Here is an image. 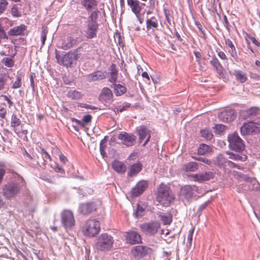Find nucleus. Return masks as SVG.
Returning a JSON list of instances; mask_svg holds the SVG:
<instances>
[{
  "mask_svg": "<svg viewBox=\"0 0 260 260\" xmlns=\"http://www.w3.org/2000/svg\"><path fill=\"white\" fill-rule=\"evenodd\" d=\"M148 183L146 181L139 182L136 186L131 190V196L133 198L137 197L142 194L148 187Z\"/></svg>",
  "mask_w": 260,
  "mask_h": 260,
  "instance_id": "18",
  "label": "nucleus"
},
{
  "mask_svg": "<svg viewBox=\"0 0 260 260\" xmlns=\"http://www.w3.org/2000/svg\"><path fill=\"white\" fill-rule=\"evenodd\" d=\"M200 133L201 134V136L208 141L211 140L213 137L212 131L208 128L201 130Z\"/></svg>",
  "mask_w": 260,
  "mask_h": 260,
  "instance_id": "41",
  "label": "nucleus"
},
{
  "mask_svg": "<svg viewBox=\"0 0 260 260\" xmlns=\"http://www.w3.org/2000/svg\"><path fill=\"white\" fill-rule=\"evenodd\" d=\"M113 237L107 234L100 235L95 240L94 247L101 251H107L111 250L114 243Z\"/></svg>",
  "mask_w": 260,
  "mask_h": 260,
  "instance_id": "4",
  "label": "nucleus"
},
{
  "mask_svg": "<svg viewBox=\"0 0 260 260\" xmlns=\"http://www.w3.org/2000/svg\"><path fill=\"white\" fill-rule=\"evenodd\" d=\"M226 154L229 155V158L230 159H234V160H241L242 158V157L241 156H240V155L234 154L233 152L228 151V152H226Z\"/></svg>",
  "mask_w": 260,
  "mask_h": 260,
  "instance_id": "58",
  "label": "nucleus"
},
{
  "mask_svg": "<svg viewBox=\"0 0 260 260\" xmlns=\"http://www.w3.org/2000/svg\"><path fill=\"white\" fill-rule=\"evenodd\" d=\"M53 169L56 172L60 173L61 174H65V172L62 168L56 163H55Z\"/></svg>",
  "mask_w": 260,
  "mask_h": 260,
  "instance_id": "63",
  "label": "nucleus"
},
{
  "mask_svg": "<svg viewBox=\"0 0 260 260\" xmlns=\"http://www.w3.org/2000/svg\"><path fill=\"white\" fill-rule=\"evenodd\" d=\"M146 208V205H145L144 204H142V202H139L137 204V208L136 209L135 212L134 213L135 216L137 218L142 217L143 216L145 215Z\"/></svg>",
  "mask_w": 260,
  "mask_h": 260,
  "instance_id": "33",
  "label": "nucleus"
},
{
  "mask_svg": "<svg viewBox=\"0 0 260 260\" xmlns=\"http://www.w3.org/2000/svg\"><path fill=\"white\" fill-rule=\"evenodd\" d=\"M67 95L72 100H77L81 99L83 95L81 92L76 90H70L68 92Z\"/></svg>",
  "mask_w": 260,
  "mask_h": 260,
  "instance_id": "39",
  "label": "nucleus"
},
{
  "mask_svg": "<svg viewBox=\"0 0 260 260\" xmlns=\"http://www.w3.org/2000/svg\"><path fill=\"white\" fill-rule=\"evenodd\" d=\"M139 227L141 232L146 235L154 236L160 228V224L157 221H152L142 223Z\"/></svg>",
  "mask_w": 260,
  "mask_h": 260,
  "instance_id": "7",
  "label": "nucleus"
},
{
  "mask_svg": "<svg viewBox=\"0 0 260 260\" xmlns=\"http://www.w3.org/2000/svg\"><path fill=\"white\" fill-rule=\"evenodd\" d=\"M127 4L135 15L140 13L142 6H145V3H140L138 0H127Z\"/></svg>",
  "mask_w": 260,
  "mask_h": 260,
  "instance_id": "22",
  "label": "nucleus"
},
{
  "mask_svg": "<svg viewBox=\"0 0 260 260\" xmlns=\"http://www.w3.org/2000/svg\"><path fill=\"white\" fill-rule=\"evenodd\" d=\"M25 185L23 178L15 173L11 179L3 186V195L7 199L14 198L20 193Z\"/></svg>",
  "mask_w": 260,
  "mask_h": 260,
  "instance_id": "1",
  "label": "nucleus"
},
{
  "mask_svg": "<svg viewBox=\"0 0 260 260\" xmlns=\"http://www.w3.org/2000/svg\"><path fill=\"white\" fill-rule=\"evenodd\" d=\"M26 29V26L22 24L11 28L8 34L10 36H22L24 35V32Z\"/></svg>",
  "mask_w": 260,
  "mask_h": 260,
  "instance_id": "28",
  "label": "nucleus"
},
{
  "mask_svg": "<svg viewBox=\"0 0 260 260\" xmlns=\"http://www.w3.org/2000/svg\"><path fill=\"white\" fill-rule=\"evenodd\" d=\"M107 73L105 71L98 70L86 76V79L89 82L100 81L107 77Z\"/></svg>",
  "mask_w": 260,
  "mask_h": 260,
  "instance_id": "15",
  "label": "nucleus"
},
{
  "mask_svg": "<svg viewBox=\"0 0 260 260\" xmlns=\"http://www.w3.org/2000/svg\"><path fill=\"white\" fill-rule=\"evenodd\" d=\"M118 78V73H114L113 72H110V77L109 79V81L111 83H116V81Z\"/></svg>",
  "mask_w": 260,
  "mask_h": 260,
  "instance_id": "60",
  "label": "nucleus"
},
{
  "mask_svg": "<svg viewBox=\"0 0 260 260\" xmlns=\"http://www.w3.org/2000/svg\"><path fill=\"white\" fill-rule=\"evenodd\" d=\"M220 120L225 122L233 121L236 117V114L233 109H226L221 111L218 115Z\"/></svg>",
  "mask_w": 260,
  "mask_h": 260,
  "instance_id": "17",
  "label": "nucleus"
},
{
  "mask_svg": "<svg viewBox=\"0 0 260 260\" xmlns=\"http://www.w3.org/2000/svg\"><path fill=\"white\" fill-rule=\"evenodd\" d=\"M99 30V24L92 22H87L86 29L85 31L86 37L88 39H92L96 37Z\"/></svg>",
  "mask_w": 260,
  "mask_h": 260,
  "instance_id": "16",
  "label": "nucleus"
},
{
  "mask_svg": "<svg viewBox=\"0 0 260 260\" xmlns=\"http://www.w3.org/2000/svg\"><path fill=\"white\" fill-rule=\"evenodd\" d=\"M226 126L222 124H217L215 125L214 128L215 129V133L220 134L222 133L225 129Z\"/></svg>",
  "mask_w": 260,
  "mask_h": 260,
  "instance_id": "54",
  "label": "nucleus"
},
{
  "mask_svg": "<svg viewBox=\"0 0 260 260\" xmlns=\"http://www.w3.org/2000/svg\"><path fill=\"white\" fill-rule=\"evenodd\" d=\"M100 230V222L95 219H89L85 222L82 232L85 236L92 237L97 235Z\"/></svg>",
  "mask_w": 260,
  "mask_h": 260,
  "instance_id": "5",
  "label": "nucleus"
},
{
  "mask_svg": "<svg viewBox=\"0 0 260 260\" xmlns=\"http://www.w3.org/2000/svg\"><path fill=\"white\" fill-rule=\"evenodd\" d=\"M98 205L94 202L82 203L79 205L78 212L84 215H87L96 211Z\"/></svg>",
  "mask_w": 260,
  "mask_h": 260,
  "instance_id": "12",
  "label": "nucleus"
},
{
  "mask_svg": "<svg viewBox=\"0 0 260 260\" xmlns=\"http://www.w3.org/2000/svg\"><path fill=\"white\" fill-rule=\"evenodd\" d=\"M22 75L21 74L18 75L16 76V80L14 82V83L12 85V88L13 89H17L19 88L22 85Z\"/></svg>",
  "mask_w": 260,
  "mask_h": 260,
  "instance_id": "47",
  "label": "nucleus"
},
{
  "mask_svg": "<svg viewBox=\"0 0 260 260\" xmlns=\"http://www.w3.org/2000/svg\"><path fill=\"white\" fill-rule=\"evenodd\" d=\"M199 187L196 185H185L181 189V194L188 200H191L196 193H199Z\"/></svg>",
  "mask_w": 260,
  "mask_h": 260,
  "instance_id": "14",
  "label": "nucleus"
},
{
  "mask_svg": "<svg viewBox=\"0 0 260 260\" xmlns=\"http://www.w3.org/2000/svg\"><path fill=\"white\" fill-rule=\"evenodd\" d=\"M14 55L15 54L13 55L11 57H6L3 58L1 60L2 63L8 68L13 67L14 65V60L13 59Z\"/></svg>",
  "mask_w": 260,
  "mask_h": 260,
  "instance_id": "42",
  "label": "nucleus"
},
{
  "mask_svg": "<svg viewBox=\"0 0 260 260\" xmlns=\"http://www.w3.org/2000/svg\"><path fill=\"white\" fill-rule=\"evenodd\" d=\"M194 230V228L190 230L188 233L187 245H188L189 246H191V245Z\"/></svg>",
  "mask_w": 260,
  "mask_h": 260,
  "instance_id": "59",
  "label": "nucleus"
},
{
  "mask_svg": "<svg viewBox=\"0 0 260 260\" xmlns=\"http://www.w3.org/2000/svg\"><path fill=\"white\" fill-rule=\"evenodd\" d=\"M212 151V149L209 145L202 143L200 145L198 149V153L199 155H205Z\"/></svg>",
  "mask_w": 260,
  "mask_h": 260,
  "instance_id": "40",
  "label": "nucleus"
},
{
  "mask_svg": "<svg viewBox=\"0 0 260 260\" xmlns=\"http://www.w3.org/2000/svg\"><path fill=\"white\" fill-rule=\"evenodd\" d=\"M61 221L66 229H71L75 224L73 212L69 210H63L61 214Z\"/></svg>",
  "mask_w": 260,
  "mask_h": 260,
  "instance_id": "8",
  "label": "nucleus"
},
{
  "mask_svg": "<svg viewBox=\"0 0 260 260\" xmlns=\"http://www.w3.org/2000/svg\"><path fill=\"white\" fill-rule=\"evenodd\" d=\"M195 24H196V26L197 27V28H198L199 30L202 33V34L204 36H205L206 34L205 32V30L203 28V26L201 24V23L199 21H198L195 22Z\"/></svg>",
  "mask_w": 260,
  "mask_h": 260,
  "instance_id": "64",
  "label": "nucleus"
},
{
  "mask_svg": "<svg viewBox=\"0 0 260 260\" xmlns=\"http://www.w3.org/2000/svg\"><path fill=\"white\" fill-rule=\"evenodd\" d=\"M80 4L83 8L89 12L96 9L98 2L96 0H80Z\"/></svg>",
  "mask_w": 260,
  "mask_h": 260,
  "instance_id": "26",
  "label": "nucleus"
},
{
  "mask_svg": "<svg viewBox=\"0 0 260 260\" xmlns=\"http://www.w3.org/2000/svg\"><path fill=\"white\" fill-rule=\"evenodd\" d=\"M9 79H10V77L8 73H0V91L9 90Z\"/></svg>",
  "mask_w": 260,
  "mask_h": 260,
  "instance_id": "27",
  "label": "nucleus"
},
{
  "mask_svg": "<svg viewBox=\"0 0 260 260\" xmlns=\"http://www.w3.org/2000/svg\"><path fill=\"white\" fill-rule=\"evenodd\" d=\"M107 140L106 137H105L104 139L101 140L100 144V150L101 154L103 156V157L107 156L106 152L105 151L107 145Z\"/></svg>",
  "mask_w": 260,
  "mask_h": 260,
  "instance_id": "44",
  "label": "nucleus"
},
{
  "mask_svg": "<svg viewBox=\"0 0 260 260\" xmlns=\"http://www.w3.org/2000/svg\"><path fill=\"white\" fill-rule=\"evenodd\" d=\"M210 202L211 201L210 200H208L205 202L203 204H202L198 208V209L196 213V216L199 217L202 214V211L208 206V205L210 203Z\"/></svg>",
  "mask_w": 260,
  "mask_h": 260,
  "instance_id": "48",
  "label": "nucleus"
},
{
  "mask_svg": "<svg viewBox=\"0 0 260 260\" xmlns=\"http://www.w3.org/2000/svg\"><path fill=\"white\" fill-rule=\"evenodd\" d=\"M214 174L212 172H207L204 173L193 174L192 175L193 179L199 182H202L205 181H208L213 178Z\"/></svg>",
  "mask_w": 260,
  "mask_h": 260,
  "instance_id": "23",
  "label": "nucleus"
},
{
  "mask_svg": "<svg viewBox=\"0 0 260 260\" xmlns=\"http://www.w3.org/2000/svg\"><path fill=\"white\" fill-rule=\"evenodd\" d=\"M152 252V249L145 245H137L132 247V255L137 259L142 258Z\"/></svg>",
  "mask_w": 260,
  "mask_h": 260,
  "instance_id": "9",
  "label": "nucleus"
},
{
  "mask_svg": "<svg viewBox=\"0 0 260 260\" xmlns=\"http://www.w3.org/2000/svg\"><path fill=\"white\" fill-rule=\"evenodd\" d=\"M117 138L121 140V143L127 147H131L135 144L136 140V136L133 134H129L126 132L120 133Z\"/></svg>",
  "mask_w": 260,
  "mask_h": 260,
  "instance_id": "13",
  "label": "nucleus"
},
{
  "mask_svg": "<svg viewBox=\"0 0 260 260\" xmlns=\"http://www.w3.org/2000/svg\"><path fill=\"white\" fill-rule=\"evenodd\" d=\"M230 148L236 152H240L244 150L245 145L244 141L238 136V134L234 133L228 136Z\"/></svg>",
  "mask_w": 260,
  "mask_h": 260,
  "instance_id": "6",
  "label": "nucleus"
},
{
  "mask_svg": "<svg viewBox=\"0 0 260 260\" xmlns=\"http://www.w3.org/2000/svg\"><path fill=\"white\" fill-rule=\"evenodd\" d=\"M230 74L235 77V80L237 82L241 83H244L248 80L247 73L243 70L239 69L233 70L230 71Z\"/></svg>",
  "mask_w": 260,
  "mask_h": 260,
  "instance_id": "20",
  "label": "nucleus"
},
{
  "mask_svg": "<svg viewBox=\"0 0 260 260\" xmlns=\"http://www.w3.org/2000/svg\"><path fill=\"white\" fill-rule=\"evenodd\" d=\"M175 200V196L167 185L161 183L157 188L156 201L164 207L169 206Z\"/></svg>",
  "mask_w": 260,
  "mask_h": 260,
  "instance_id": "2",
  "label": "nucleus"
},
{
  "mask_svg": "<svg viewBox=\"0 0 260 260\" xmlns=\"http://www.w3.org/2000/svg\"><path fill=\"white\" fill-rule=\"evenodd\" d=\"M112 167L114 170L119 174H123L126 170L125 165L123 162L116 159L112 162Z\"/></svg>",
  "mask_w": 260,
  "mask_h": 260,
  "instance_id": "31",
  "label": "nucleus"
},
{
  "mask_svg": "<svg viewBox=\"0 0 260 260\" xmlns=\"http://www.w3.org/2000/svg\"><path fill=\"white\" fill-rule=\"evenodd\" d=\"M12 15L15 17H19L21 16V14L18 11L17 6L14 5L11 8Z\"/></svg>",
  "mask_w": 260,
  "mask_h": 260,
  "instance_id": "57",
  "label": "nucleus"
},
{
  "mask_svg": "<svg viewBox=\"0 0 260 260\" xmlns=\"http://www.w3.org/2000/svg\"><path fill=\"white\" fill-rule=\"evenodd\" d=\"M113 85L114 92L116 96L122 95L127 91L126 87L120 84L114 83Z\"/></svg>",
  "mask_w": 260,
  "mask_h": 260,
  "instance_id": "34",
  "label": "nucleus"
},
{
  "mask_svg": "<svg viewBox=\"0 0 260 260\" xmlns=\"http://www.w3.org/2000/svg\"><path fill=\"white\" fill-rule=\"evenodd\" d=\"M193 54L196 56V61L198 62V64L200 66L201 70L203 71L204 69L202 67V66L200 65L201 64V59L202 58V53L199 51H193Z\"/></svg>",
  "mask_w": 260,
  "mask_h": 260,
  "instance_id": "56",
  "label": "nucleus"
},
{
  "mask_svg": "<svg viewBox=\"0 0 260 260\" xmlns=\"http://www.w3.org/2000/svg\"><path fill=\"white\" fill-rule=\"evenodd\" d=\"M8 3L6 0H0V15L6 10Z\"/></svg>",
  "mask_w": 260,
  "mask_h": 260,
  "instance_id": "55",
  "label": "nucleus"
},
{
  "mask_svg": "<svg viewBox=\"0 0 260 260\" xmlns=\"http://www.w3.org/2000/svg\"><path fill=\"white\" fill-rule=\"evenodd\" d=\"M164 15L165 16L166 20L167 21V22L171 24V19H170V11L166 8H164L163 9Z\"/></svg>",
  "mask_w": 260,
  "mask_h": 260,
  "instance_id": "62",
  "label": "nucleus"
},
{
  "mask_svg": "<svg viewBox=\"0 0 260 260\" xmlns=\"http://www.w3.org/2000/svg\"><path fill=\"white\" fill-rule=\"evenodd\" d=\"M124 238L126 243L133 245L142 243V238L137 231L129 230L125 232Z\"/></svg>",
  "mask_w": 260,
  "mask_h": 260,
  "instance_id": "10",
  "label": "nucleus"
},
{
  "mask_svg": "<svg viewBox=\"0 0 260 260\" xmlns=\"http://www.w3.org/2000/svg\"><path fill=\"white\" fill-rule=\"evenodd\" d=\"M198 168L199 164L194 161H190L184 164L183 166V170L186 172H194L197 171Z\"/></svg>",
  "mask_w": 260,
  "mask_h": 260,
  "instance_id": "37",
  "label": "nucleus"
},
{
  "mask_svg": "<svg viewBox=\"0 0 260 260\" xmlns=\"http://www.w3.org/2000/svg\"><path fill=\"white\" fill-rule=\"evenodd\" d=\"M92 116L91 115L88 114L83 116L82 120H81V126L85 127V125H88L91 122Z\"/></svg>",
  "mask_w": 260,
  "mask_h": 260,
  "instance_id": "49",
  "label": "nucleus"
},
{
  "mask_svg": "<svg viewBox=\"0 0 260 260\" xmlns=\"http://www.w3.org/2000/svg\"><path fill=\"white\" fill-rule=\"evenodd\" d=\"M192 158H193L196 160H199L202 161L207 165H211L212 164V161L211 160L208 159V158L201 156H192Z\"/></svg>",
  "mask_w": 260,
  "mask_h": 260,
  "instance_id": "53",
  "label": "nucleus"
},
{
  "mask_svg": "<svg viewBox=\"0 0 260 260\" xmlns=\"http://www.w3.org/2000/svg\"><path fill=\"white\" fill-rule=\"evenodd\" d=\"M21 123L20 119L17 117L16 114H13L12 115L11 120V126L13 128V130L16 134H18L17 132V127L19 126Z\"/></svg>",
  "mask_w": 260,
  "mask_h": 260,
  "instance_id": "38",
  "label": "nucleus"
},
{
  "mask_svg": "<svg viewBox=\"0 0 260 260\" xmlns=\"http://www.w3.org/2000/svg\"><path fill=\"white\" fill-rule=\"evenodd\" d=\"M39 153L42 156V157L45 158L47 162L51 160V157L49 153L45 150L44 148L41 147L40 150H39Z\"/></svg>",
  "mask_w": 260,
  "mask_h": 260,
  "instance_id": "51",
  "label": "nucleus"
},
{
  "mask_svg": "<svg viewBox=\"0 0 260 260\" xmlns=\"http://www.w3.org/2000/svg\"><path fill=\"white\" fill-rule=\"evenodd\" d=\"M22 154L25 159L29 163H32L36 160V155L31 149H29L28 151H27L24 149Z\"/></svg>",
  "mask_w": 260,
  "mask_h": 260,
  "instance_id": "35",
  "label": "nucleus"
},
{
  "mask_svg": "<svg viewBox=\"0 0 260 260\" xmlns=\"http://www.w3.org/2000/svg\"><path fill=\"white\" fill-rule=\"evenodd\" d=\"M99 100L103 103H111L113 101V94L111 90L108 87H104L99 97Z\"/></svg>",
  "mask_w": 260,
  "mask_h": 260,
  "instance_id": "19",
  "label": "nucleus"
},
{
  "mask_svg": "<svg viewBox=\"0 0 260 260\" xmlns=\"http://www.w3.org/2000/svg\"><path fill=\"white\" fill-rule=\"evenodd\" d=\"M225 43L227 47L230 48L229 52L231 56L234 58L237 57L236 49L233 42L230 39H225Z\"/></svg>",
  "mask_w": 260,
  "mask_h": 260,
  "instance_id": "36",
  "label": "nucleus"
},
{
  "mask_svg": "<svg viewBox=\"0 0 260 260\" xmlns=\"http://www.w3.org/2000/svg\"><path fill=\"white\" fill-rule=\"evenodd\" d=\"M257 127L251 122H248L243 125L241 127V133L242 135L253 134L256 132Z\"/></svg>",
  "mask_w": 260,
  "mask_h": 260,
  "instance_id": "24",
  "label": "nucleus"
},
{
  "mask_svg": "<svg viewBox=\"0 0 260 260\" xmlns=\"http://www.w3.org/2000/svg\"><path fill=\"white\" fill-rule=\"evenodd\" d=\"M80 48V47L73 51H70L62 57H60L58 52L56 51L55 58L57 62L67 68L73 67L74 65L76 64L77 61L79 57L78 52Z\"/></svg>",
  "mask_w": 260,
  "mask_h": 260,
  "instance_id": "3",
  "label": "nucleus"
},
{
  "mask_svg": "<svg viewBox=\"0 0 260 260\" xmlns=\"http://www.w3.org/2000/svg\"><path fill=\"white\" fill-rule=\"evenodd\" d=\"M210 63L214 68L219 77L224 79L225 78L224 73H223L224 68L215 55H214L212 59L210 61Z\"/></svg>",
  "mask_w": 260,
  "mask_h": 260,
  "instance_id": "21",
  "label": "nucleus"
},
{
  "mask_svg": "<svg viewBox=\"0 0 260 260\" xmlns=\"http://www.w3.org/2000/svg\"><path fill=\"white\" fill-rule=\"evenodd\" d=\"M36 160L37 164L40 167L43 169H45L46 168V165L48 162L45 160V158H44L42 155H41V156H37Z\"/></svg>",
  "mask_w": 260,
  "mask_h": 260,
  "instance_id": "46",
  "label": "nucleus"
},
{
  "mask_svg": "<svg viewBox=\"0 0 260 260\" xmlns=\"http://www.w3.org/2000/svg\"><path fill=\"white\" fill-rule=\"evenodd\" d=\"M77 38L72 37H68L62 43V48L64 50L70 49L77 45Z\"/></svg>",
  "mask_w": 260,
  "mask_h": 260,
  "instance_id": "30",
  "label": "nucleus"
},
{
  "mask_svg": "<svg viewBox=\"0 0 260 260\" xmlns=\"http://www.w3.org/2000/svg\"><path fill=\"white\" fill-rule=\"evenodd\" d=\"M48 32V29L47 26L43 25L42 27V31L41 34L42 46H44L46 40L47 35Z\"/></svg>",
  "mask_w": 260,
  "mask_h": 260,
  "instance_id": "45",
  "label": "nucleus"
},
{
  "mask_svg": "<svg viewBox=\"0 0 260 260\" xmlns=\"http://www.w3.org/2000/svg\"><path fill=\"white\" fill-rule=\"evenodd\" d=\"M136 132L139 136V143H141L144 139H146L142 145L143 147L145 146L151 138V131L145 125H142L137 128Z\"/></svg>",
  "mask_w": 260,
  "mask_h": 260,
  "instance_id": "11",
  "label": "nucleus"
},
{
  "mask_svg": "<svg viewBox=\"0 0 260 260\" xmlns=\"http://www.w3.org/2000/svg\"><path fill=\"white\" fill-rule=\"evenodd\" d=\"M78 107H80L81 108H84L87 109H91V110H96L98 109V108L95 106H93L90 105H88L85 103H78Z\"/></svg>",
  "mask_w": 260,
  "mask_h": 260,
  "instance_id": "61",
  "label": "nucleus"
},
{
  "mask_svg": "<svg viewBox=\"0 0 260 260\" xmlns=\"http://www.w3.org/2000/svg\"><path fill=\"white\" fill-rule=\"evenodd\" d=\"M131 104L127 102H124L123 106H119L117 108V111L118 112H122L124 111H127L128 109L131 107Z\"/></svg>",
  "mask_w": 260,
  "mask_h": 260,
  "instance_id": "52",
  "label": "nucleus"
},
{
  "mask_svg": "<svg viewBox=\"0 0 260 260\" xmlns=\"http://www.w3.org/2000/svg\"><path fill=\"white\" fill-rule=\"evenodd\" d=\"M259 109L256 107H252L247 111L248 117H252L256 116L259 113Z\"/></svg>",
  "mask_w": 260,
  "mask_h": 260,
  "instance_id": "50",
  "label": "nucleus"
},
{
  "mask_svg": "<svg viewBox=\"0 0 260 260\" xmlns=\"http://www.w3.org/2000/svg\"><path fill=\"white\" fill-rule=\"evenodd\" d=\"M158 217L165 225L170 224L173 220V215L169 212L160 213L158 215Z\"/></svg>",
  "mask_w": 260,
  "mask_h": 260,
  "instance_id": "32",
  "label": "nucleus"
},
{
  "mask_svg": "<svg viewBox=\"0 0 260 260\" xmlns=\"http://www.w3.org/2000/svg\"><path fill=\"white\" fill-rule=\"evenodd\" d=\"M90 14L89 17L90 20H89L88 22H92L95 23H98L96 20L99 17V15L100 12L97 9V7L95 9H94L92 10V11H90Z\"/></svg>",
  "mask_w": 260,
  "mask_h": 260,
  "instance_id": "43",
  "label": "nucleus"
},
{
  "mask_svg": "<svg viewBox=\"0 0 260 260\" xmlns=\"http://www.w3.org/2000/svg\"><path fill=\"white\" fill-rule=\"evenodd\" d=\"M143 165L140 161H138L136 163L132 165L129 167V171L127 175L130 177H133L137 175L142 170Z\"/></svg>",
  "mask_w": 260,
  "mask_h": 260,
  "instance_id": "29",
  "label": "nucleus"
},
{
  "mask_svg": "<svg viewBox=\"0 0 260 260\" xmlns=\"http://www.w3.org/2000/svg\"><path fill=\"white\" fill-rule=\"evenodd\" d=\"M147 31H150L154 32L155 30H157L158 27V20L155 16H152L150 18H147L146 21Z\"/></svg>",
  "mask_w": 260,
  "mask_h": 260,
  "instance_id": "25",
  "label": "nucleus"
}]
</instances>
